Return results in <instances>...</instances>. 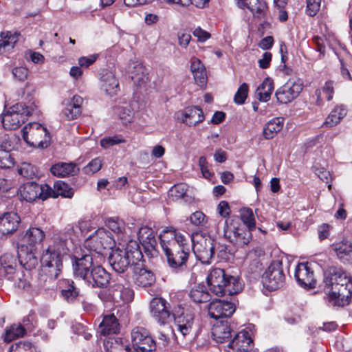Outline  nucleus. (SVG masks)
<instances>
[{
  "instance_id": "54",
  "label": "nucleus",
  "mask_w": 352,
  "mask_h": 352,
  "mask_svg": "<svg viewBox=\"0 0 352 352\" xmlns=\"http://www.w3.org/2000/svg\"><path fill=\"white\" fill-rule=\"evenodd\" d=\"M54 189L57 195L64 197L71 198L74 195V190L68 184L63 182H57L54 184Z\"/></svg>"
},
{
  "instance_id": "7",
  "label": "nucleus",
  "mask_w": 352,
  "mask_h": 352,
  "mask_svg": "<svg viewBox=\"0 0 352 352\" xmlns=\"http://www.w3.org/2000/svg\"><path fill=\"white\" fill-rule=\"evenodd\" d=\"M22 137L30 146L44 148L49 146L51 135L46 127L38 122H30L22 129Z\"/></svg>"
},
{
  "instance_id": "22",
  "label": "nucleus",
  "mask_w": 352,
  "mask_h": 352,
  "mask_svg": "<svg viewBox=\"0 0 352 352\" xmlns=\"http://www.w3.org/2000/svg\"><path fill=\"white\" fill-rule=\"evenodd\" d=\"M58 276L55 273L43 272L41 269L36 280L33 283L32 294H38L53 289Z\"/></svg>"
},
{
  "instance_id": "18",
  "label": "nucleus",
  "mask_w": 352,
  "mask_h": 352,
  "mask_svg": "<svg viewBox=\"0 0 352 352\" xmlns=\"http://www.w3.org/2000/svg\"><path fill=\"white\" fill-rule=\"evenodd\" d=\"M302 90V84L299 81L289 80L276 91L278 102L287 104L294 100Z\"/></svg>"
},
{
  "instance_id": "25",
  "label": "nucleus",
  "mask_w": 352,
  "mask_h": 352,
  "mask_svg": "<svg viewBox=\"0 0 352 352\" xmlns=\"http://www.w3.org/2000/svg\"><path fill=\"white\" fill-rule=\"evenodd\" d=\"M133 277L135 284L146 287L151 286L155 280L153 273L143 267L141 261H138L132 269Z\"/></svg>"
},
{
  "instance_id": "29",
  "label": "nucleus",
  "mask_w": 352,
  "mask_h": 352,
  "mask_svg": "<svg viewBox=\"0 0 352 352\" xmlns=\"http://www.w3.org/2000/svg\"><path fill=\"white\" fill-rule=\"evenodd\" d=\"M252 342L249 332L243 330L235 335L228 346L236 352L246 351L250 348Z\"/></svg>"
},
{
  "instance_id": "52",
  "label": "nucleus",
  "mask_w": 352,
  "mask_h": 352,
  "mask_svg": "<svg viewBox=\"0 0 352 352\" xmlns=\"http://www.w3.org/2000/svg\"><path fill=\"white\" fill-rule=\"evenodd\" d=\"M28 276L22 273H16L15 278L12 281L14 282V285L19 289L32 293L33 284H31L28 280Z\"/></svg>"
},
{
  "instance_id": "60",
  "label": "nucleus",
  "mask_w": 352,
  "mask_h": 352,
  "mask_svg": "<svg viewBox=\"0 0 352 352\" xmlns=\"http://www.w3.org/2000/svg\"><path fill=\"white\" fill-rule=\"evenodd\" d=\"M190 223L195 226H203L207 222V217L201 211H196L190 216Z\"/></svg>"
},
{
  "instance_id": "44",
  "label": "nucleus",
  "mask_w": 352,
  "mask_h": 352,
  "mask_svg": "<svg viewBox=\"0 0 352 352\" xmlns=\"http://www.w3.org/2000/svg\"><path fill=\"white\" fill-rule=\"evenodd\" d=\"M346 115V109L343 106H336L327 116L323 125L327 127H333L337 125Z\"/></svg>"
},
{
  "instance_id": "35",
  "label": "nucleus",
  "mask_w": 352,
  "mask_h": 352,
  "mask_svg": "<svg viewBox=\"0 0 352 352\" xmlns=\"http://www.w3.org/2000/svg\"><path fill=\"white\" fill-rule=\"evenodd\" d=\"M129 73L134 83L142 85L148 80L147 69L140 62L129 65Z\"/></svg>"
},
{
  "instance_id": "13",
  "label": "nucleus",
  "mask_w": 352,
  "mask_h": 352,
  "mask_svg": "<svg viewBox=\"0 0 352 352\" xmlns=\"http://www.w3.org/2000/svg\"><path fill=\"white\" fill-rule=\"evenodd\" d=\"M131 340L136 352H151L156 347L149 331L142 327H135L132 329Z\"/></svg>"
},
{
  "instance_id": "36",
  "label": "nucleus",
  "mask_w": 352,
  "mask_h": 352,
  "mask_svg": "<svg viewBox=\"0 0 352 352\" xmlns=\"http://www.w3.org/2000/svg\"><path fill=\"white\" fill-rule=\"evenodd\" d=\"M45 232L36 227L30 228L24 235L23 240L26 242V247L36 249L38 245H41L45 238Z\"/></svg>"
},
{
  "instance_id": "59",
  "label": "nucleus",
  "mask_w": 352,
  "mask_h": 352,
  "mask_svg": "<svg viewBox=\"0 0 352 352\" xmlns=\"http://www.w3.org/2000/svg\"><path fill=\"white\" fill-rule=\"evenodd\" d=\"M106 226L115 233L122 232L124 222L118 218H109L106 221Z\"/></svg>"
},
{
  "instance_id": "57",
  "label": "nucleus",
  "mask_w": 352,
  "mask_h": 352,
  "mask_svg": "<svg viewBox=\"0 0 352 352\" xmlns=\"http://www.w3.org/2000/svg\"><path fill=\"white\" fill-rule=\"evenodd\" d=\"M102 165V160L100 157L92 160L86 166L83 168V172L86 174H94L100 170Z\"/></svg>"
},
{
  "instance_id": "47",
  "label": "nucleus",
  "mask_w": 352,
  "mask_h": 352,
  "mask_svg": "<svg viewBox=\"0 0 352 352\" xmlns=\"http://www.w3.org/2000/svg\"><path fill=\"white\" fill-rule=\"evenodd\" d=\"M19 33L2 32L0 39V53L12 50L18 41Z\"/></svg>"
},
{
  "instance_id": "42",
  "label": "nucleus",
  "mask_w": 352,
  "mask_h": 352,
  "mask_svg": "<svg viewBox=\"0 0 352 352\" xmlns=\"http://www.w3.org/2000/svg\"><path fill=\"white\" fill-rule=\"evenodd\" d=\"M106 352H133L128 344L123 343L121 338H109L104 343Z\"/></svg>"
},
{
  "instance_id": "24",
  "label": "nucleus",
  "mask_w": 352,
  "mask_h": 352,
  "mask_svg": "<svg viewBox=\"0 0 352 352\" xmlns=\"http://www.w3.org/2000/svg\"><path fill=\"white\" fill-rule=\"evenodd\" d=\"M21 222L20 217L15 212H5L0 216V237L12 234Z\"/></svg>"
},
{
  "instance_id": "11",
  "label": "nucleus",
  "mask_w": 352,
  "mask_h": 352,
  "mask_svg": "<svg viewBox=\"0 0 352 352\" xmlns=\"http://www.w3.org/2000/svg\"><path fill=\"white\" fill-rule=\"evenodd\" d=\"M285 276L280 261H273L262 276L263 286L268 290H276L284 285Z\"/></svg>"
},
{
  "instance_id": "30",
  "label": "nucleus",
  "mask_w": 352,
  "mask_h": 352,
  "mask_svg": "<svg viewBox=\"0 0 352 352\" xmlns=\"http://www.w3.org/2000/svg\"><path fill=\"white\" fill-rule=\"evenodd\" d=\"M83 99L80 96H74L66 104L63 110V116L68 120L76 119L81 113Z\"/></svg>"
},
{
  "instance_id": "20",
  "label": "nucleus",
  "mask_w": 352,
  "mask_h": 352,
  "mask_svg": "<svg viewBox=\"0 0 352 352\" xmlns=\"http://www.w3.org/2000/svg\"><path fill=\"white\" fill-rule=\"evenodd\" d=\"M177 119L189 126H194L204 120L202 109L197 106L188 107L176 113Z\"/></svg>"
},
{
  "instance_id": "39",
  "label": "nucleus",
  "mask_w": 352,
  "mask_h": 352,
  "mask_svg": "<svg viewBox=\"0 0 352 352\" xmlns=\"http://www.w3.org/2000/svg\"><path fill=\"white\" fill-rule=\"evenodd\" d=\"M23 113H14L10 111L3 113L2 124L6 129L14 130L18 129L21 123H23L26 120L24 118Z\"/></svg>"
},
{
  "instance_id": "46",
  "label": "nucleus",
  "mask_w": 352,
  "mask_h": 352,
  "mask_svg": "<svg viewBox=\"0 0 352 352\" xmlns=\"http://www.w3.org/2000/svg\"><path fill=\"white\" fill-rule=\"evenodd\" d=\"M76 164L74 163L60 162L52 166L50 170L52 175L64 177L72 175L75 172Z\"/></svg>"
},
{
  "instance_id": "34",
  "label": "nucleus",
  "mask_w": 352,
  "mask_h": 352,
  "mask_svg": "<svg viewBox=\"0 0 352 352\" xmlns=\"http://www.w3.org/2000/svg\"><path fill=\"white\" fill-rule=\"evenodd\" d=\"M231 328L227 320L215 323L212 328V335L217 342L223 343L231 337Z\"/></svg>"
},
{
  "instance_id": "16",
  "label": "nucleus",
  "mask_w": 352,
  "mask_h": 352,
  "mask_svg": "<svg viewBox=\"0 0 352 352\" xmlns=\"http://www.w3.org/2000/svg\"><path fill=\"white\" fill-rule=\"evenodd\" d=\"M18 261V254L15 253L6 252L0 256V285L3 280L14 279Z\"/></svg>"
},
{
  "instance_id": "40",
  "label": "nucleus",
  "mask_w": 352,
  "mask_h": 352,
  "mask_svg": "<svg viewBox=\"0 0 352 352\" xmlns=\"http://www.w3.org/2000/svg\"><path fill=\"white\" fill-rule=\"evenodd\" d=\"M189 296L195 303H204L210 300V294L204 285L199 284L190 292Z\"/></svg>"
},
{
  "instance_id": "41",
  "label": "nucleus",
  "mask_w": 352,
  "mask_h": 352,
  "mask_svg": "<svg viewBox=\"0 0 352 352\" xmlns=\"http://www.w3.org/2000/svg\"><path fill=\"white\" fill-rule=\"evenodd\" d=\"M282 118H275L270 120L263 129V136L267 140L272 139L283 128Z\"/></svg>"
},
{
  "instance_id": "6",
  "label": "nucleus",
  "mask_w": 352,
  "mask_h": 352,
  "mask_svg": "<svg viewBox=\"0 0 352 352\" xmlns=\"http://www.w3.org/2000/svg\"><path fill=\"white\" fill-rule=\"evenodd\" d=\"M223 235L238 248H243L252 239L251 231L241 225L238 218L225 221Z\"/></svg>"
},
{
  "instance_id": "9",
  "label": "nucleus",
  "mask_w": 352,
  "mask_h": 352,
  "mask_svg": "<svg viewBox=\"0 0 352 352\" xmlns=\"http://www.w3.org/2000/svg\"><path fill=\"white\" fill-rule=\"evenodd\" d=\"M172 316L177 331L183 338L192 337L195 316L194 314L188 309H185L179 305L172 311Z\"/></svg>"
},
{
  "instance_id": "55",
  "label": "nucleus",
  "mask_w": 352,
  "mask_h": 352,
  "mask_svg": "<svg viewBox=\"0 0 352 352\" xmlns=\"http://www.w3.org/2000/svg\"><path fill=\"white\" fill-rule=\"evenodd\" d=\"M36 348L28 342H19L15 344H12L10 347V352H35Z\"/></svg>"
},
{
  "instance_id": "38",
  "label": "nucleus",
  "mask_w": 352,
  "mask_h": 352,
  "mask_svg": "<svg viewBox=\"0 0 352 352\" xmlns=\"http://www.w3.org/2000/svg\"><path fill=\"white\" fill-rule=\"evenodd\" d=\"M190 69L196 83L201 87L204 86L206 82L207 76L206 68L201 60L195 57L192 58Z\"/></svg>"
},
{
  "instance_id": "53",
  "label": "nucleus",
  "mask_w": 352,
  "mask_h": 352,
  "mask_svg": "<svg viewBox=\"0 0 352 352\" xmlns=\"http://www.w3.org/2000/svg\"><path fill=\"white\" fill-rule=\"evenodd\" d=\"M241 220L243 225L248 230H252L255 228L256 223L253 212L250 208L244 209L241 213Z\"/></svg>"
},
{
  "instance_id": "2",
  "label": "nucleus",
  "mask_w": 352,
  "mask_h": 352,
  "mask_svg": "<svg viewBox=\"0 0 352 352\" xmlns=\"http://www.w3.org/2000/svg\"><path fill=\"white\" fill-rule=\"evenodd\" d=\"M160 239L168 266L175 272L185 270L190 253L185 236L170 228L164 230L160 235Z\"/></svg>"
},
{
  "instance_id": "14",
  "label": "nucleus",
  "mask_w": 352,
  "mask_h": 352,
  "mask_svg": "<svg viewBox=\"0 0 352 352\" xmlns=\"http://www.w3.org/2000/svg\"><path fill=\"white\" fill-rule=\"evenodd\" d=\"M151 317L160 324H165L172 315L170 304L163 298H153L149 304Z\"/></svg>"
},
{
  "instance_id": "32",
  "label": "nucleus",
  "mask_w": 352,
  "mask_h": 352,
  "mask_svg": "<svg viewBox=\"0 0 352 352\" xmlns=\"http://www.w3.org/2000/svg\"><path fill=\"white\" fill-rule=\"evenodd\" d=\"M35 250L30 248V250L28 251V247L25 249L22 247L17 254L19 262L27 270L34 269L38 264V258L36 255Z\"/></svg>"
},
{
  "instance_id": "21",
  "label": "nucleus",
  "mask_w": 352,
  "mask_h": 352,
  "mask_svg": "<svg viewBox=\"0 0 352 352\" xmlns=\"http://www.w3.org/2000/svg\"><path fill=\"white\" fill-rule=\"evenodd\" d=\"M138 239L146 254L152 257L157 254V243L151 228L142 227L138 232Z\"/></svg>"
},
{
  "instance_id": "62",
  "label": "nucleus",
  "mask_w": 352,
  "mask_h": 352,
  "mask_svg": "<svg viewBox=\"0 0 352 352\" xmlns=\"http://www.w3.org/2000/svg\"><path fill=\"white\" fill-rule=\"evenodd\" d=\"M14 113H23L24 114V118L28 120V118L31 115V110L24 103L20 102L12 106L8 110Z\"/></svg>"
},
{
  "instance_id": "45",
  "label": "nucleus",
  "mask_w": 352,
  "mask_h": 352,
  "mask_svg": "<svg viewBox=\"0 0 352 352\" xmlns=\"http://www.w3.org/2000/svg\"><path fill=\"white\" fill-rule=\"evenodd\" d=\"M63 289L61 293L67 301L72 302L79 296V289L76 287L74 283L72 280H64L63 281Z\"/></svg>"
},
{
  "instance_id": "1",
  "label": "nucleus",
  "mask_w": 352,
  "mask_h": 352,
  "mask_svg": "<svg viewBox=\"0 0 352 352\" xmlns=\"http://www.w3.org/2000/svg\"><path fill=\"white\" fill-rule=\"evenodd\" d=\"M320 287L326 294L330 305L344 307L349 305L352 296V281L341 267L330 266L324 270Z\"/></svg>"
},
{
  "instance_id": "17",
  "label": "nucleus",
  "mask_w": 352,
  "mask_h": 352,
  "mask_svg": "<svg viewBox=\"0 0 352 352\" xmlns=\"http://www.w3.org/2000/svg\"><path fill=\"white\" fill-rule=\"evenodd\" d=\"M236 307L233 302L220 299L212 300L208 306V314L216 320L230 317L235 311Z\"/></svg>"
},
{
  "instance_id": "28",
  "label": "nucleus",
  "mask_w": 352,
  "mask_h": 352,
  "mask_svg": "<svg viewBox=\"0 0 352 352\" xmlns=\"http://www.w3.org/2000/svg\"><path fill=\"white\" fill-rule=\"evenodd\" d=\"M237 3L239 8L249 9L254 16L259 19L264 17L267 10L264 0H238Z\"/></svg>"
},
{
  "instance_id": "19",
  "label": "nucleus",
  "mask_w": 352,
  "mask_h": 352,
  "mask_svg": "<svg viewBox=\"0 0 352 352\" xmlns=\"http://www.w3.org/2000/svg\"><path fill=\"white\" fill-rule=\"evenodd\" d=\"M294 276L298 285L305 289H311L316 286L314 272L307 263H299L296 267Z\"/></svg>"
},
{
  "instance_id": "27",
  "label": "nucleus",
  "mask_w": 352,
  "mask_h": 352,
  "mask_svg": "<svg viewBox=\"0 0 352 352\" xmlns=\"http://www.w3.org/2000/svg\"><path fill=\"white\" fill-rule=\"evenodd\" d=\"M331 250L343 263H352V243L348 240H342L331 245Z\"/></svg>"
},
{
  "instance_id": "49",
  "label": "nucleus",
  "mask_w": 352,
  "mask_h": 352,
  "mask_svg": "<svg viewBox=\"0 0 352 352\" xmlns=\"http://www.w3.org/2000/svg\"><path fill=\"white\" fill-rule=\"evenodd\" d=\"M333 86L332 82H327L321 88L316 89V95L317 96L316 104L322 105L323 98H326L329 101L333 98Z\"/></svg>"
},
{
  "instance_id": "3",
  "label": "nucleus",
  "mask_w": 352,
  "mask_h": 352,
  "mask_svg": "<svg viewBox=\"0 0 352 352\" xmlns=\"http://www.w3.org/2000/svg\"><path fill=\"white\" fill-rule=\"evenodd\" d=\"M143 257L139 244L135 241H130L124 248L112 249L109 262L112 269L118 274H124L128 269H133Z\"/></svg>"
},
{
  "instance_id": "56",
  "label": "nucleus",
  "mask_w": 352,
  "mask_h": 352,
  "mask_svg": "<svg viewBox=\"0 0 352 352\" xmlns=\"http://www.w3.org/2000/svg\"><path fill=\"white\" fill-rule=\"evenodd\" d=\"M248 85L247 83L243 82L239 87L234 96V102L237 104H243L248 96Z\"/></svg>"
},
{
  "instance_id": "58",
  "label": "nucleus",
  "mask_w": 352,
  "mask_h": 352,
  "mask_svg": "<svg viewBox=\"0 0 352 352\" xmlns=\"http://www.w3.org/2000/svg\"><path fill=\"white\" fill-rule=\"evenodd\" d=\"M263 270V263L258 258L253 259L248 266V272L254 278L259 276Z\"/></svg>"
},
{
  "instance_id": "64",
  "label": "nucleus",
  "mask_w": 352,
  "mask_h": 352,
  "mask_svg": "<svg viewBox=\"0 0 352 352\" xmlns=\"http://www.w3.org/2000/svg\"><path fill=\"white\" fill-rule=\"evenodd\" d=\"M14 164V158L8 152L0 153V168H10L13 166Z\"/></svg>"
},
{
  "instance_id": "43",
  "label": "nucleus",
  "mask_w": 352,
  "mask_h": 352,
  "mask_svg": "<svg viewBox=\"0 0 352 352\" xmlns=\"http://www.w3.org/2000/svg\"><path fill=\"white\" fill-rule=\"evenodd\" d=\"M274 90L273 81L270 78H265L256 90L257 98L262 102H267L270 99Z\"/></svg>"
},
{
  "instance_id": "37",
  "label": "nucleus",
  "mask_w": 352,
  "mask_h": 352,
  "mask_svg": "<svg viewBox=\"0 0 352 352\" xmlns=\"http://www.w3.org/2000/svg\"><path fill=\"white\" fill-rule=\"evenodd\" d=\"M41 188L40 185L35 182H28L21 186L19 188V193L21 199L28 202H32L38 199L39 190Z\"/></svg>"
},
{
  "instance_id": "61",
  "label": "nucleus",
  "mask_w": 352,
  "mask_h": 352,
  "mask_svg": "<svg viewBox=\"0 0 352 352\" xmlns=\"http://www.w3.org/2000/svg\"><path fill=\"white\" fill-rule=\"evenodd\" d=\"M187 191V186L184 184H175L170 190V195L176 199L183 198Z\"/></svg>"
},
{
  "instance_id": "48",
  "label": "nucleus",
  "mask_w": 352,
  "mask_h": 352,
  "mask_svg": "<svg viewBox=\"0 0 352 352\" xmlns=\"http://www.w3.org/2000/svg\"><path fill=\"white\" fill-rule=\"evenodd\" d=\"M25 329L21 323L14 324L8 328L4 336V340L10 342L12 340L23 337L25 333Z\"/></svg>"
},
{
  "instance_id": "5",
  "label": "nucleus",
  "mask_w": 352,
  "mask_h": 352,
  "mask_svg": "<svg viewBox=\"0 0 352 352\" xmlns=\"http://www.w3.org/2000/svg\"><path fill=\"white\" fill-rule=\"evenodd\" d=\"M67 245L61 246L56 241L43 251L40 261L43 272L55 273L60 275L63 264V260L67 254Z\"/></svg>"
},
{
  "instance_id": "31",
  "label": "nucleus",
  "mask_w": 352,
  "mask_h": 352,
  "mask_svg": "<svg viewBox=\"0 0 352 352\" xmlns=\"http://www.w3.org/2000/svg\"><path fill=\"white\" fill-rule=\"evenodd\" d=\"M80 230L77 226L72 224L67 225L60 234L59 239L56 242L61 246L67 245V250L69 251L78 237V230Z\"/></svg>"
},
{
  "instance_id": "26",
  "label": "nucleus",
  "mask_w": 352,
  "mask_h": 352,
  "mask_svg": "<svg viewBox=\"0 0 352 352\" xmlns=\"http://www.w3.org/2000/svg\"><path fill=\"white\" fill-rule=\"evenodd\" d=\"M100 87L106 94L113 96L120 91V85L114 72L109 70H102L100 74Z\"/></svg>"
},
{
  "instance_id": "15",
  "label": "nucleus",
  "mask_w": 352,
  "mask_h": 352,
  "mask_svg": "<svg viewBox=\"0 0 352 352\" xmlns=\"http://www.w3.org/2000/svg\"><path fill=\"white\" fill-rule=\"evenodd\" d=\"M112 243V239L107 233L98 230L96 235L86 241L85 246L90 250L89 252L95 254V258L102 259L104 250L111 248Z\"/></svg>"
},
{
  "instance_id": "51",
  "label": "nucleus",
  "mask_w": 352,
  "mask_h": 352,
  "mask_svg": "<svg viewBox=\"0 0 352 352\" xmlns=\"http://www.w3.org/2000/svg\"><path fill=\"white\" fill-rule=\"evenodd\" d=\"M18 173L22 177L27 179H33L38 176L37 168L30 163L23 162L18 168Z\"/></svg>"
},
{
  "instance_id": "4",
  "label": "nucleus",
  "mask_w": 352,
  "mask_h": 352,
  "mask_svg": "<svg viewBox=\"0 0 352 352\" xmlns=\"http://www.w3.org/2000/svg\"><path fill=\"white\" fill-rule=\"evenodd\" d=\"M206 280L210 290L218 296H232L242 289L239 277L221 268L211 270Z\"/></svg>"
},
{
  "instance_id": "12",
  "label": "nucleus",
  "mask_w": 352,
  "mask_h": 352,
  "mask_svg": "<svg viewBox=\"0 0 352 352\" xmlns=\"http://www.w3.org/2000/svg\"><path fill=\"white\" fill-rule=\"evenodd\" d=\"M214 240L210 236H199L192 240V250L197 258L203 264H209L214 255Z\"/></svg>"
},
{
  "instance_id": "23",
  "label": "nucleus",
  "mask_w": 352,
  "mask_h": 352,
  "mask_svg": "<svg viewBox=\"0 0 352 352\" xmlns=\"http://www.w3.org/2000/svg\"><path fill=\"white\" fill-rule=\"evenodd\" d=\"M110 279V274L98 263L85 281L93 287H104Z\"/></svg>"
},
{
  "instance_id": "8",
  "label": "nucleus",
  "mask_w": 352,
  "mask_h": 352,
  "mask_svg": "<svg viewBox=\"0 0 352 352\" xmlns=\"http://www.w3.org/2000/svg\"><path fill=\"white\" fill-rule=\"evenodd\" d=\"M107 298L116 306H121L133 300V292L129 288L128 281L120 276L113 280L112 284L107 291Z\"/></svg>"
},
{
  "instance_id": "10",
  "label": "nucleus",
  "mask_w": 352,
  "mask_h": 352,
  "mask_svg": "<svg viewBox=\"0 0 352 352\" xmlns=\"http://www.w3.org/2000/svg\"><path fill=\"white\" fill-rule=\"evenodd\" d=\"M98 262L93 252H82L72 257L74 276L85 280Z\"/></svg>"
},
{
  "instance_id": "33",
  "label": "nucleus",
  "mask_w": 352,
  "mask_h": 352,
  "mask_svg": "<svg viewBox=\"0 0 352 352\" xmlns=\"http://www.w3.org/2000/svg\"><path fill=\"white\" fill-rule=\"evenodd\" d=\"M120 329L118 320L113 314L105 315L99 325V332L103 336L118 333Z\"/></svg>"
},
{
  "instance_id": "50",
  "label": "nucleus",
  "mask_w": 352,
  "mask_h": 352,
  "mask_svg": "<svg viewBox=\"0 0 352 352\" xmlns=\"http://www.w3.org/2000/svg\"><path fill=\"white\" fill-rule=\"evenodd\" d=\"M116 113L118 115L122 123L127 126L133 120L134 113L129 107H118L116 109Z\"/></svg>"
},
{
  "instance_id": "63",
  "label": "nucleus",
  "mask_w": 352,
  "mask_h": 352,
  "mask_svg": "<svg viewBox=\"0 0 352 352\" xmlns=\"http://www.w3.org/2000/svg\"><path fill=\"white\" fill-rule=\"evenodd\" d=\"M199 166L203 177L206 179H210L214 175V173L209 170V165L205 156L199 157Z\"/></svg>"
}]
</instances>
